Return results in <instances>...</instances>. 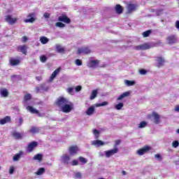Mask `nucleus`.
I'll return each mask as SVG.
<instances>
[{
	"instance_id": "f257e3e1",
	"label": "nucleus",
	"mask_w": 179,
	"mask_h": 179,
	"mask_svg": "<svg viewBox=\"0 0 179 179\" xmlns=\"http://www.w3.org/2000/svg\"><path fill=\"white\" fill-rule=\"evenodd\" d=\"M68 103H69V101H68L66 98L64 96H59L57 99L55 104L57 107H59V108H62L63 106H65L66 104H68Z\"/></svg>"
},
{
	"instance_id": "f03ea898",
	"label": "nucleus",
	"mask_w": 179,
	"mask_h": 179,
	"mask_svg": "<svg viewBox=\"0 0 179 179\" xmlns=\"http://www.w3.org/2000/svg\"><path fill=\"white\" fill-rule=\"evenodd\" d=\"M37 146H38V143L37 141L29 143L27 146V152L31 153V152H33V150H34Z\"/></svg>"
},
{
	"instance_id": "7ed1b4c3",
	"label": "nucleus",
	"mask_w": 179,
	"mask_h": 179,
	"mask_svg": "<svg viewBox=\"0 0 179 179\" xmlns=\"http://www.w3.org/2000/svg\"><path fill=\"white\" fill-rule=\"evenodd\" d=\"M150 150H152V148H150V146L144 145L143 148L137 150V155L139 156H143L145 153H148V152H150Z\"/></svg>"
},
{
	"instance_id": "20e7f679",
	"label": "nucleus",
	"mask_w": 179,
	"mask_h": 179,
	"mask_svg": "<svg viewBox=\"0 0 179 179\" xmlns=\"http://www.w3.org/2000/svg\"><path fill=\"white\" fill-rule=\"evenodd\" d=\"M138 4L129 3L127 6V13H132V12H135L136 9H138Z\"/></svg>"
},
{
	"instance_id": "39448f33",
	"label": "nucleus",
	"mask_w": 179,
	"mask_h": 179,
	"mask_svg": "<svg viewBox=\"0 0 179 179\" xmlns=\"http://www.w3.org/2000/svg\"><path fill=\"white\" fill-rule=\"evenodd\" d=\"M72 110H73V104L72 103L71 104L66 103L65 106L61 108V111L65 113H71Z\"/></svg>"
},
{
	"instance_id": "423d86ee",
	"label": "nucleus",
	"mask_w": 179,
	"mask_h": 179,
	"mask_svg": "<svg viewBox=\"0 0 179 179\" xmlns=\"http://www.w3.org/2000/svg\"><path fill=\"white\" fill-rule=\"evenodd\" d=\"M90 52H92V50H90L88 47L80 48L77 50L78 55L85 54V55H87V54H90Z\"/></svg>"
},
{
	"instance_id": "0eeeda50",
	"label": "nucleus",
	"mask_w": 179,
	"mask_h": 179,
	"mask_svg": "<svg viewBox=\"0 0 179 179\" xmlns=\"http://www.w3.org/2000/svg\"><path fill=\"white\" fill-rule=\"evenodd\" d=\"M5 22L8 23V24L13 25L16 23V22H17V18H13L12 17V15H6L5 17Z\"/></svg>"
},
{
	"instance_id": "6e6552de",
	"label": "nucleus",
	"mask_w": 179,
	"mask_h": 179,
	"mask_svg": "<svg viewBox=\"0 0 179 179\" xmlns=\"http://www.w3.org/2000/svg\"><path fill=\"white\" fill-rule=\"evenodd\" d=\"M117 153H118V148H114V149L105 151L106 157H111V156H114Z\"/></svg>"
},
{
	"instance_id": "1a4fd4ad",
	"label": "nucleus",
	"mask_w": 179,
	"mask_h": 179,
	"mask_svg": "<svg viewBox=\"0 0 179 179\" xmlns=\"http://www.w3.org/2000/svg\"><path fill=\"white\" fill-rule=\"evenodd\" d=\"M166 43L170 45H173V44L177 43V38H176V36L174 35H171L166 38Z\"/></svg>"
},
{
	"instance_id": "9d476101",
	"label": "nucleus",
	"mask_w": 179,
	"mask_h": 179,
	"mask_svg": "<svg viewBox=\"0 0 179 179\" xmlns=\"http://www.w3.org/2000/svg\"><path fill=\"white\" fill-rule=\"evenodd\" d=\"M58 20L59 22H63L64 23H66L67 24H69V23H71V18L68 17L66 15L59 16Z\"/></svg>"
},
{
	"instance_id": "9b49d317",
	"label": "nucleus",
	"mask_w": 179,
	"mask_h": 179,
	"mask_svg": "<svg viewBox=\"0 0 179 179\" xmlns=\"http://www.w3.org/2000/svg\"><path fill=\"white\" fill-rule=\"evenodd\" d=\"M27 45H22L17 46V51L24 54V55H27Z\"/></svg>"
},
{
	"instance_id": "f8f14e48",
	"label": "nucleus",
	"mask_w": 179,
	"mask_h": 179,
	"mask_svg": "<svg viewBox=\"0 0 179 179\" xmlns=\"http://www.w3.org/2000/svg\"><path fill=\"white\" fill-rule=\"evenodd\" d=\"M27 110L31 113V114H37L38 117H41V113L38 110H37L36 108H34L33 106H28L27 107Z\"/></svg>"
},
{
	"instance_id": "ddd939ff",
	"label": "nucleus",
	"mask_w": 179,
	"mask_h": 179,
	"mask_svg": "<svg viewBox=\"0 0 179 179\" xmlns=\"http://www.w3.org/2000/svg\"><path fill=\"white\" fill-rule=\"evenodd\" d=\"M71 160V157L66 154H64L62 156V162L64 164H69V161Z\"/></svg>"
},
{
	"instance_id": "4468645a",
	"label": "nucleus",
	"mask_w": 179,
	"mask_h": 179,
	"mask_svg": "<svg viewBox=\"0 0 179 179\" xmlns=\"http://www.w3.org/2000/svg\"><path fill=\"white\" fill-rule=\"evenodd\" d=\"M9 64L11 66H16L20 64V60L17 59L10 58L9 59Z\"/></svg>"
},
{
	"instance_id": "2eb2a0df",
	"label": "nucleus",
	"mask_w": 179,
	"mask_h": 179,
	"mask_svg": "<svg viewBox=\"0 0 179 179\" xmlns=\"http://www.w3.org/2000/svg\"><path fill=\"white\" fill-rule=\"evenodd\" d=\"M11 136L15 138V139H22L23 138V134L21 133H19L17 131H13L11 133Z\"/></svg>"
},
{
	"instance_id": "dca6fc26",
	"label": "nucleus",
	"mask_w": 179,
	"mask_h": 179,
	"mask_svg": "<svg viewBox=\"0 0 179 179\" xmlns=\"http://www.w3.org/2000/svg\"><path fill=\"white\" fill-rule=\"evenodd\" d=\"M135 50H136L137 51H139L140 50H149V45L145 43L140 45H137L135 47Z\"/></svg>"
},
{
	"instance_id": "f3484780",
	"label": "nucleus",
	"mask_w": 179,
	"mask_h": 179,
	"mask_svg": "<svg viewBox=\"0 0 179 179\" xmlns=\"http://www.w3.org/2000/svg\"><path fill=\"white\" fill-rule=\"evenodd\" d=\"M100 64V61L99 60H91L90 62L87 64L89 68H96L97 65Z\"/></svg>"
},
{
	"instance_id": "a211bd4d",
	"label": "nucleus",
	"mask_w": 179,
	"mask_h": 179,
	"mask_svg": "<svg viewBox=\"0 0 179 179\" xmlns=\"http://www.w3.org/2000/svg\"><path fill=\"white\" fill-rule=\"evenodd\" d=\"M166 64V60L162 57H159L157 58V67L163 66Z\"/></svg>"
},
{
	"instance_id": "6ab92c4d",
	"label": "nucleus",
	"mask_w": 179,
	"mask_h": 179,
	"mask_svg": "<svg viewBox=\"0 0 179 179\" xmlns=\"http://www.w3.org/2000/svg\"><path fill=\"white\" fill-rule=\"evenodd\" d=\"M34 16V13H29L27 15V17H30L29 19L24 20L25 23H33L36 19L33 17Z\"/></svg>"
},
{
	"instance_id": "aec40b11",
	"label": "nucleus",
	"mask_w": 179,
	"mask_h": 179,
	"mask_svg": "<svg viewBox=\"0 0 179 179\" xmlns=\"http://www.w3.org/2000/svg\"><path fill=\"white\" fill-rule=\"evenodd\" d=\"M78 150H79V149L76 145L69 147L70 155H76L78 153Z\"/></svg>"
},
{
	"instance_id": "412c9836",
	"label": "nucleus",
	"mask_w": 179,
	"mask_h": 179,
	"mask_svg": "<svg viewBox=\"0 0 179 179\" xmlns=\"http://www.w3.org/2000/svg\"><path fill=\"white\" fill-rule=\"evenodd\" d=\"M61 71V68L59 67L57 68L51 75L50 79V80H53L54 79H55V78H57V75H58L59 73Z\"/></svg>"
},
{
	"instance_id": "4be33fe9",
	"label": "nucleus",
	"mask_w": 179,
	"mask_h": 179,
	"mask_svg": "<svg viewBox=\"0 0 179 179\" xmlns=\"http://www.w3.org/2000/svg\"><path fill=\"white\" fill-rule=\"evenodd\" d=\"M115 11L116 13H117L118 15H121V13L124 12V8H122V6L117 4L115 6Z\"/></svg>"
},
{
	"instance_id": "5701e85b",
	"label": "nucleus",
	"mask_w": 179,
	"mask_h": 179,
	"mask_svg": "<svg viewBox=\"0 0 179 179\" xmlns=\"http://www.w3.org/2000/svg\"><path fill=\"white\" fill-rule=\"evenodd\" d=\"M7 122H10V117L6 116L3 119L0 120V124L1 125H5Z\"/></svg>"
},
{
	"instance_id": "b1692460",
	"label": "nucleus",
	"mask_w": 179,
	"mask_h": 179,
	"mask_svg": "<svg viewBox=\"0 0 179 179\" xmlns=\"http://www.w3.org/2000/svg\"><path fill=\"white\" fill-rule=\"evenodd\" d=\"M99 93V90H94L92 93L91 95L90 96V100H94V99H96V97H97V94Z\"/></svg>"
},
{
	"instance_id": "393cba45",
	"label": "nucleus",
	"mask_w": 179,
	"mask_h": 179,
	"mask_svg": "<svg viewBox=\"0 0 179 179\" xmlns=\"http://www.w3.org/2000/svg\"><path fill=\"white\" fill-rule=\"evenodd\" d=\"M22 155H23V151H20L19 153L14 155V157L13 158V162H17V160H19V159H20V157H21V156H22Z\"/></svg>"
},
{
	"instance_id": "a878e982",
	"label": "nucleus",
	"mask_w": 179,
	"mask_h": 179,
	"mask_svg": "<svg viewBox=\"0 0 179 179\" xmlns=\"http://www.w3.org/2000/svg\"><path fill=\"white\" fill-rule=\"evenodd\" d=\"M92 145H94V146H103V145H104V142L100 140H95L92 141Z\"/></svg>"
},
{
	"instance_id": "bb28decb",
	"label": "nucleus",
	"mask_w": 179,
	"mask_h": 179,
	"mask_svg": "<svg viewBox=\"0 0 179 179\" xmlns=\"http://www.w3.org/2000/svg\"><path fill=\"white\" fill-rule=\"evenodd\" d=\"M129 96V92H125L120 95V96L117 97V100H122V99H124V97H128Z\"/></svg>"
},
{
	"instance_id": "cd10ccee",
	"label": "nucleus",
	"mask_w": 179,
	"mask_h": 179,
	"mask_svg": "<svg viewBox=\"0 0 179 179\" xmlns=\"http://www.w3.org/2000/svg\"><path fill=\"white\" fill-rule=\"evenodd\" d=\"M29 132H31V134H38V132H40V128L32 127L30 129Z\"/></svg>"
},
{
	"instance_id": "c85d7f7f",
	"label": "nucleus",
	"mask_w": 179,
	"mask_h": 179,
	"mask_svg": "<svg viewBox=\"0 0 179 179\" xmlns=\"http://www.w3.org/2000/svg\"><path fill=\"white\" fill-rule=\"evenodd\" d=\"M152 34V29H148L143 32L142 36L144 38L149 37Z\"/></svg>"
},
{
	"instance_id": "c756f323",
	"label": "nucleus",
	"mask_w": 179,
	"mask_h": 179,
	"mask_svg": "<svg viewBox=\"0 0 179 179\" xmlns=\"http://www.w3.org/2000/svg\"><path fill=\"white\" fill-rule=\"evenodd\" d=\"M93 113H94V107L93 106L90 107L86 111L87 115H92Z\"/></svg>"
},
{
	"instance_id": "7c9ffc66",
	"label": "nucleus",
	"mask_w": 179,
	"mask_h": 179,
	"mask_svg": "<svg viewBox=\"0 0 179 179\" xmlns=\"http://www.w3.org/2000/svg\"><path fill=\"white\" fill-rule=\"evenodd\" d=\"M40 41H41V44H47V43H48V41H50V39H48V38H47L45 36H41L40 38Z\"/></svg>"
},
{
	"instance_id": "2f4dec72",
	"label": "nucleus",
	"mask_w": 179,
	"mask_h": 179,
	"mask_svg": "<svg viewBox=\"0 0 179 179\" xmlns=\"http://www.w3.org/2000/svg\"><path fill=\"white\" fill-rule=\"evenodd\" d=\"M34 160H38V162H41L43 160V155L41 154H36L33 157Z\"/></svg>"
},
{
	"instance_id": "473e14b6",
	"label": "nucleus",
	"mask_w": 179,
	"mask_h": 179,
	"mask_svg": "<svg viewBox=\"0 0 179 179\" xmlns=\"http://www.w3.org/2000/svg\"><path fill=\"white\" fill-rule=\"evenodd\" d=\"M43 173H45V169L39 168L38 171L36 172L35 173L36 174V176H41Z\"/></svg>"
},
{
	"instance_id": "72a5a7b5",
	"label": "nucleus",
	"mask_w": 179,
	"mask_h": 179,
	"mask_svg": "<svg viewBox=\"0 0 179 179\" xmlns=\"http://www.w3.org/2000/svg\"><path fill=\"white\" fill-rule=\"evenodd\" d=\"M75 89V87H69L66 90L67 93H69V94H71V96H73V94H75V92H73V90Z\"/></svg>"
},
{
	"instance_id": "f704fd0d",
	"label": "nucleus",
	"mask_w": 179,
	"mask_h": 179,
	"mask_svg": "<svg viewBox=\"0 0 179 179\" xmlns=\"http://www.w3.org/2000/svg\"><path fill=\"white\" fill-rule=\"evenodd\" d=\"M56 50L57 52H65V49H64V48L61 47L59 45H56Z\"/></svg>"
},
{
	"instance_id": "c9c22d12",
	"label": "nucleus",
	"mask_w": 179,
	"mask_h": 179,
	"mask_svg": "<svg viewBox=\"0 0 179 179\" xmlns=\"http://www.w3.org/2000/svg\"><path fill=\"white\" fill-rule=\"evenodd\" d=\"M148 126V122H146L145 121H142L141 122H140V124H138V128H146V127Z\"/></svg>"
},
{
	"instance_id": "e433bc0d",
	"label": "nucleus",
	"mask_w": 179,
	"mask_h": 179,
	"mask_svg": "<svg viewBox=\"0 0 179 179\" xmlns=\"http://www.w3.org/2000/svg\"><path fill=\"white\" fill-rule=\"evenodd\" d=\"M1 94L3 97H8V96H9V92H8V90H1Z\"/></svg>"
},
{
	"instance_id": "4c0bfd02",
	"label": "nucleus",
	"mask_w": 179,
	"mask_h": 179,
	"mask_svg": "<svg viewBox=\"0 0 179 179\" xmlns=\"http://www.w3.org/2000/svg\"><path fill=\"white\" fill-rule=\"evenodd\" d=\"M78 160L82 163V164H86V163H87V159L83 157H79Z\"/></svg>"
},
{
	"instance_id": "58836bf2",
	"label": "nucleus",
	"mask_w": 179,
	"mask_h": 179,
	"mask_svg": "<svg viewBox=\"0 0 179 179\" xmlns=\"http://www.w3.org/2000/svg\"><path fill=\"white\" fill-rule=\"evenodd\" d=\"M125 83L127 86H134V85H135V81L126 80Z\"/></svg>"
},
{
	"instance_id": "ea45409f",
	"label": "nucleus",
	"mask_w": 179,
	"mask_h": 179,
	"mask_svg": "<svg viewBox=\"0 0 179 179\" xmlns=\"http://www.w3.org/2000/svg\"><path fill=\"white\" fill-rule=\"evenodd\" d=\"M24 101H29V100H31V94H27L24 96Z\"/></svg>"
},
{
	"instance_id": "a19ab883",
	"label": "nucleus",
	"mask_w": 179,
	"mask_h": 179,
	"mask_svg": "<svg viewBox=\"0 0 179 179\" xmlns=\"http://www.w3.org/2000/svg\"><path fill=\"white\" fill-rule=\"evenodd\" d=\"M124 107V103H119L117 105L115 106V108L116 110H121Z\"/></svg>"
},
{
	"instance_id": "79ce46f5",
	"label": "nucleus",
	"mask_w": 179,
	"mask_h": 179,
	"mask_svg": "<svg viewBox=\"0 0 179 179\" xmlns=\"http://www.w3.org/2000/svg\"><path fill=\"white\" fill-rule=\"evenodd\" d=\"M55 26L57 27H60L61 29L65 27L66 25H65V24L61 22H58L55 24Z\"/></svg>"
},
{
	"instance_id": "37998d69",
	"label": "nucleus",
	"mask_w": 179,
	"mask_h": 179,
	"mask_svg": "<svg viewBox=\"0 0 179 179\" xmlns=\"http://www.w3.org/2000/svg\"><path fill=\"white\" fill-rule=\"evenodd\" d=\"M40 60H41V62H42L43 63H44V62H47V56H45V55H41V57H40Z\"/></svg>"
},
{
	"instance_id": "c03bdc74",
	"label": "nucleus",
	"mask_w": 179,
	"mask_h": 179,
	"mask_svg": "<svg viewBox=\"0 0 179 179\" xmlns=\"http://www.w3.org/2000/svg\"><path fill=\"white\" fill-rule=\"evenodd\" d=\"M76 65H77V66H80L82 65V60L79 59H76Z\"/></svg>"
},
{
	"instance_id": "a18cd8bd",
	"label": "nucleus",
	"mask_w": 179,
	"mask_h": 179,
	"mask_svg": "<svg viewBox=\"0 0 179 179\" xmlns=\"http://www.w3.org/2000/svg\"><path fill=\"white\" fill-rule=\"evenodd\" d=\"M139 73L141 75H146L148 73V71H146L145 69H140Z\"/></svg>"
},
{
	"instance_id": "49530a36",
	"label": "nucleus",
	"mask_w": 179,
	"mask_h": 179,
	"mask_svg": "<svg viewBox=\"0 0 179 179\" xmlns=\"http://www.w3.org/2000/svg\"><path fill=\"white\" fill-rule=\"evenodd\" d=\"M179 143L177 141H175L172 143L173 148H178Z\"/></svg>"
},
{
	"instance_id": "de8ad7c7",
	"label": "nucleus",
	"mask_w": 179,
	"mask_h": 179,
	"mask_svg": "<svg viewBox=\"0 0 179 179\" xmlns=\"http://www.w3.org/2000/svg\"><path fill=\"white\" fill-rule=\"evenodd\" d=\"M79 164V162H78V160L76 159H73L72 162H71V165L72 166H78Z\"/></svg>"
},
{
	"instance_id": "09e8293b",
	"label": "nucleus",
	"mask_w": 179,
	"mask_h": 179,
	"mask_svg": "<svg viewBox=\"0 0 179 179\" xmlns=\"http://www.w3.org/2000/svg\"><path fill=\"white\" fill-rule=\"evenodd\" d=\"M121 143V140H116L115 141V145H114V148H117V146H118V145H120Z\"/></svg>"
},
{
	"instance_id": "8fccbe9b",
	"label": "nucleus",
	"mask_w": 179,
	"mask_h": 179,
	"mask_svg": "<svg viewBox=\"0 0 179 179\" xmlns=\"http://www.w3.org/2000/svg\"><path fill=\"white\" fill-rule=\"evenodd\" d=\"M108 103L107 101H103L102 103H98L97 107H103V106H107Z\"/></svg>"
},
{
	"instance_id": "3c124183",
	"label": "nucleus",
	"mask_w": 179,
	"mask_h": 179,
	"mask_svg": "<svg viewBox=\"0 0 179 179\" xmlns=\"http://www.w3.org/2000/svg\"><path fill=\"white\" fill-rule=\"evenodd\" d=\"M75 177L76 178H82V173H80V172H77L75 174Z\"/></svg>"
},
{
	"instance_id": "603ef678",
	"label": "nucleus",
	"mask_w": 179,
	"mask_h": 179,
	"mask_svg": "<svg viewBox=\"0 0 179 179\" xmlns=\"http://www.w3.org/2000/svg\"><path fill=\"white\" fill-rule=\"evenodd\" d=\"M27 40H29L27 36H22V43H27Z\"/></svg>"
},
{
	"instance_id": "864d4df0",
	"label": "nucleus",
	"mask_w": 179,
	"mask_h": 179,
	"mask_svg": "<svg viewBox=\"0 0 179 179\" xmlns=\"http://www.w3.org/2000/svg\"><path fill=\"white\" fill-rule=\"evenodd\" d=\"M50 14L49 13H45L43 14V17H45V19H48L50 18Z\"/></svg>"
},
{
	"instance_id": "5fc2aeb1",
	"label": "nucleus",
	"mask_w": 179,
	"mask_h": 179,
	"mask_svg": "<svg viewBox=\"0 0 179 179\" xmlns=\"http://www.w3.org/2000/svg\"><path fill=\"white\" fill-rule=\"evenodd\" d=\"M163 10H164V6H162V8L158 10V16L159 15H162V13H163Z\"/></svg>"
},
{
	"instance_id": "6e6d98bb",
	"label": "nucleus",
	"mask_w": 179,
	"mask_h": 179,
	"mask_svg": "<svg viewBox=\"0 0 179 179\" xmlns=\"http://www.w3.org/2000/svg\"><path fill=\"white\" fill-rule=\"evenodd\" d=\"M14 171H15V168L13 166H10L9 173L10 174H13Z\"/></svg>"
},
{
	"instance_id": "4d7b16f0",
	"label": "nucleus",
	"mask_w": 179,
	"mask_h": 179,
	"mask_svg": "<svg viewBox=\"0 0 179 179\" xmlns=\"http://www.w3.org/2000/svg\"><path fill=\"white\" fill-rule=\"evenodd\" d=\"M82 90V86L78 85L76 87V92H80Z\"/></svg>"
},
{
	"instance_id": "13d9d810",
	"label": "nucleus",
	"mask_w": 179,
	"mask_h": 179,
	"mask_svg": "<svg viewBox=\"0 0 179 179\" xmlns=\"http://www.w3.org/2000/svg\"><path fill=\"white\" fill-rule=\"evenodd\" d=\"M93 134L94 135H99V134H100V131H99V130L95 129L93 130Z\"/></svg>"
},
{
	"instance_id": "bf43d9fd",
	"label": "nucleus",
	"mask_w": 179,
	"mask_h": 179,
	"mask_svg": "<svg viewBox=\"0 0 179 179\" xmlns=\"http://www.w3.org/2000/svg\"><path fill=\"white\" fill-rule=\"evenodd\" d=\"M175 113H179V105H177L174 108Z\"/></svg>"
},
{
	"instance_id": "052dcab7",
	"label": "nucleus",
	"mask_w": 179,
	"mask_h": 179,
	"mask_svg": "<svg viewBox=\"0 0 179 179\" xmlns=\"http://www.w3.org/2000/svg\"><path fill=\"white\" fill-rule=\"evenodd\" d=\"M175 24H176V29H178V30H179V21L177 20V21L175 22Z\"/></svg>"
},
{
	"instance_id": "680f3d73",
	"label": "nucleus",
	"mask_w": 179,
	"mask_h": 179,
	"mask_svg": "<svg viewBox=\"0 0 179 179\" xmlns=\"http://www.w3.org/2000/svg\"><path fill=\"white\" fill-rule=\"evenodd\" d=\"M155 122H157V113L154 114Z\"/></svg>"
},
{
	"instance_id": "e2e57ef3",
	"label": "nucleus",
	"mask_w": 179,
	"mask_h": 179,
	"mask_svg": "<svg viewBox=\"0 0 179 179\" xmlns=\"http://www.w3.org/2000/svg\"><path fill=\"white\" fill-rule=\"evenodd\" d=\"M19 121H20V125H22V124H23V119L22 118H20Z\"/></svg>"
},
{
	"instance_id": "0e129e2a",
	"label": "nucleus",
	"mask_w": 179,
	"mask_h": 179,
	"mask_svg": "<svg viewBox=\"0 0 179 179\" xmlns=\"http://www.w3.org/2000/svg\"><path fill=\"white\" fill-rule=\"evenodd\" d=\"M36 80H41V77L40 76L36 77Z\"/></svg>"
},
{
	"instance_id": "69168bd1",
	"label": "nucleus",
	"mask_w": 179,
	"mask_h": 179,
	"mask_svg": "<svg viewBox=\"0 0 179 179\" xmlns=\"http://www.w3.org/2000/svg\"><path fill=\"white\" fill-rule=\"evenodd\" d=\"M123 176H125L127 174V172L125 171H122Z\"/></svg>"
},
{
	"instance_id": "338daca9",
	"label": "nucleus",
	"mask_w": 179,
	"mask_h": 179,
	"mask_svg": "<svg viewBox=\"0 0 179 179\" xmlns=\"http://www.w3.org/2000/svg\"><path fill=\"white\" fill-rule=\"evenodd\" d=\"M157 159H158V160L160 159V155H159V154L157 155Z\"/></svg>"
},
{
	"instance_id": "774afa93",
	"label": "nucleus",
	"mask_w": 179,
	"mask_h": 179,
	"mask_svg": "<svg viewBox=\"0 0 179 179\" xmlns=\"http://www.w3.org/2000/svg\"><path fill=\"white\" fill-rule=\"evenodd\" d=\"M176 132H177L178 134H179V129H178L176 130Z\"/></svg>"
}]
</instances>
